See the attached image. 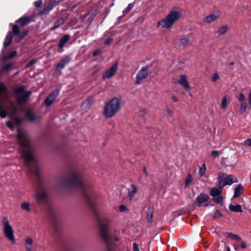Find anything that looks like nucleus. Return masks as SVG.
<instances>
[{"mask_svg": "<svg viewBox=\"0 0 251 251\" xmlns=\"http://www.w3.org/2000/svg\"><path fill=\"white\" fill-rule=\"evenodd\" d=\"M100 234L106 244V251H119L113 246L118 245L119 239L117 235H112L107 225L102 224L100 226Z\"/></svg>", "mask_w": 251, "mask_h": 251, "instance_id": "nucleus-1", "label": "nucleus"}, {"mask_svg": "<svg viewBox=\"0 0 251 251\" xmlns=\"http://www.w3.org/2000/svg\"><path fill=\"white\" fill-rule=\"evenodd\" d=\"M18 140L20 144L24 147L23 151V157H32L34 155L33 149L29 146V140L26 132L19 127L17 129Z\"/></svg>", "mask_w": 251, "mask_h": 251, "instance_id": "nucleus-2", "label": "nucleus"}, {"mask_svg": "<svg viewBox=\"0 0 251 251\" xmlns=\"http://www.w3.org/2000/svg\"><path fill=\"white\" fill-rule=\"evenodd\" d=\"M121 99L119 97L112 98L105 105L103 113L105 117L111 118L120 110Z\"/></svg>", "mask_w": 251, "mask_h": 251, "instance_id": "nucleus-3", "label": "nucleus"}, {"mask_svg": "<svg viewBox=\"0 0 251 251\" xmlns=\"http://www.w3.org/2000/svg\"><path fill=\"white\" fill-rule=\"evenodd\" d=\"M180 11H171L166 17L158 23V25L163 28L170 29L173 25L181 17Z\"/></svg>", "mask_w": 251, "mask_h": 251, "instance_id": "nucleus-4", "label": "nucleus"}, {"mask_svg": "<svg viewBox=\"0 0 251 251\" xmlns=\"http://www.w3.org/2000/svg\"><path fill=\"white\" fill-rule=\"evenodd\" d=\"M2 231L5 237L10 241L13 244L16 243V240L14 237V231L12 226L10 225L8 220L5 217L2 219Z\"/></svg>", "mask_w": 251, "mask_h": 251, "instance_id": "nucleus-5", "label": "nucleus"}, {"mask_svg": "<svg viewBox=\"0 0 251 251\" xmlns=\"http://www.w3.org/2000/svg\"><path fill=\"white\" fill-rule=\"evenodd\" d=\"M8 94L6 92V87L5 85L0 82V116L3 118L6 117L7 113L3 109V102L7 100Z\"/></svg>", "mask_w": 251, "mask_h": 251, "instance_id": "nucleus-6", "label": "nucleus"}, {"mask_svg": "<svg viewBox=\"0 0 251 251\" xmlns=\"http://www.w3.org/2000/svg\"><path fill=\"white\" fill-rule=\"evenodd\" d=\"M18 101L20 104H24L27 102L28 98L30 95V91L26 92L24 86L20 87L15 90Z\"/></svg>", "mask_w": 251, "mask_h": 251, "instance_id": "nucleus-7", "label": "nucleus"}, {"mask_svg": "<svg viewBox=\"0 0 251 251\" xmlns=\"http://www.w3.org/2000/svg\"><path fill=\"white\" fill-rule=\"evenodd\" d=\"M82 182V176L79 173H74L65 182V185L70 187L72 186H78L81 184Z\"/></svg>", "mask_w": 251, "mask_h": 251, "instance_id": "nucleus-8", "label": "nucleus"}, {"mask_svg": "<svg viewBox=\"0 0 251 251\" xmlns=\"http://www.w3.org/2000/svg\"><path fill=\"white\" fill-rule=\"evenodd\" d=\"M35 198L38 202L44 203L48 198L47 191L45 189L37 191Z\"/></svg>", "mask_w": 251, "mask_h": 251, "instance_id": "nucleus-9", "label": "nucleus"}, {"mask_svg": "<svg viewBox=\"0 0 251 251\" xmlns=\"http://www.w3.org/2000/svg\"><path fill=\"white\" fill-rule=\"evenodd\" d=\"M148 75V69L147 67L142 68L141 70L138 73L136 76V80L135 83L139 84L142 81L146 79Z\"/></svg>", "mask_w": 251, "mask_h": 251, "instance_id": "nucleus-10", "label": "nucleus"}, {"mask_svg": "<svg viewBox=\"0 0 251 251\" xmlns=\"http://www.w3.org/2000/svg\"><path fill=\"white\" fill-rule=\"evenodd\" d=\"M238 181L237 178L233 176L230 175L219 182V187H223L226 185H230L234 182H237Z\"/></svg>", "mask_w": 251, "mask_h": 251, "instance_id": "nucleus-11", "label": "nucleus"}, {"mask_svg": "<svg viewBox=\"0 0 251 251\" xmlns=\"http://www.w3.org/2000/svg\"><path fill=\"white\" fill-rule=\"evenodd\" d=\"M220 189L217 188H212L211 190L210 194L213 197L214 200L217 202L218 203H222V198L220 196L221 193H222V189L221 188L222 187H220Z\"/></svg>", "mask_w": 251, "mask_h": 251, "instance_id": "nucleus-12", "label": "nucleus"}, {"mask_svg": "<svg viewBox=\"0 0 251 251\" xmlns=\"http://www.w3.org/2000/svg\"><path fill=\"white\" fill-rule=\"evenodd\" d=\"M118 68L117 63L113 65L102 75V79H105L111 77L116 72Z\"/></svg>", "mask_w": 251, "mask_h": 251, "instance_id": "nucleus-13", "label": "nucleus"}, {"mask_svg": "<svg viewBox=\"0 0 251 251\" xmlns=\"http://www.w3.org/2000/svg\"><path fill=\"white\" fill-rule=\"evenodd\" d=\"M58 94V91H56L51 93L45 100V103L48 106H50L55 100L56 96Z\"/></svg>", "mask_w": 251, "mask_h": 251, "instance_id": "nucleus-14", "label": "nucleus"}, {"mask_svg": "<svg viewBox=\"0 0 251 251\" xmlns=\"http://www.w3.org/2000/svg\"><path fill=\"white\" fill-rule=\"evenodd\" d=\"M178 83L184 87L186 90H190L191 87L187 80L186 75H181L180 76V79L178 81Z\"/></svg>", "mask_w": 251, "mask_h": 251, "instance_id": "nucleus-15", "label": "nucleus"}, {"mask_svg": "<svg viewBox=\"0 0 251 251\" xmlns=\"http://www.w3.org/2000/svg\"><path fill=\"white\" fill-rule=\"evenodd\" d=\"M26 118L29 121L34 122L38 121L40 119V117L36 115L32 110H29L25 113Z\"/></svg>", "mask_w": 251, "mask_h": 251, "instance_id": "nucleus-16", "label": "nucleus"}, {"mask_svg": "<svg viewBox=\"0 0 251 251\" xmlns=\"http://www.w3.org/2000/svg\"><path fill=\"white\" fill-rule=\"evenodd\" d=\"M137 187L134 184H131L130 187L128 189V197L131 200L137 193Z\"/></svg>", "mask_w": 251, "mask_h": 251, "instance_id": "nucleus-17", "label": "nucleus"}, {"mask_svg": "<svg viewBox=\"0 0 251 251\" xmlns=\"http://www.w3.org/2000/svg\"><path fill=\"white\" fill-rule=\"evenodd\" d=\"M219 15L218 14L212 13L206 16L203 20V23H210L218 18Z\"/></svg>", "mask_w": 251, "mask_h": 251, "instance_id": "nucleus-18", "label": "nucleus"}, {"mask_svg": "<svg viewBox=\"0 0 251 251\" xmlns=\"http://www.w3.org/2000/svg\"><path fill=\"white\" fill-rule=\"evenodd\" d=\"M31 22V18L30 17H23L20 18L17 23L21 26H24L27 25Z\"/></svg>", "mask_w": 251, "mask_h": 251, "instance_id": "nucleus-19", "label": "nucleus"}, {"mask_svg": "<svg viewBox=\"0 0 251 251\" xmlns=\"http://www.w3.org/2000/svg\"><path fill=\"white\" fill-rule=\"evenodd\" d=\"M12 120L13 122L12 121H9L6 123V126L7 127H8L11 130H13L14 128V124L18 126L20 124L21 122V120L18 118H13Z\"/></svg>", "mask_w": 251, "mask_h": 251, "instance_id": "nucleus-20", "label": "nucleus"}, {"mask_svg": "<svg viewBox=\"0 0 251 251\" xmlns=\"http://www.w3.org/2000/svg\"><path fill=\"white\" fill-rule=\"evenodd\" d=\"M233 246L235 250H236L238 248L245 249L246 247L245 243L244 241H242L240 237L236 242L234 243Z\"/></svg>", "mask_w": 251, "mask_h": 251, "instance_id": "nucleus-21", "label": "nucleus"}, {"mask_svg": "<svg viewBox=\"0 0 251 251\" xmlns=\"http://www.w3.org/2000/svg\"><path fill=\"white\" fill-rule=\"evenodd\" d=\"M209 199V196L204 194H201L197 198V201L201 204L207 201Z\"/></svg>", "mask_w": 251, "mask_h": 251, "instance_id": "nucleus-22", "label": "nucleus"}, {"mask_svg": "<svg viewBox=\"0 0 251 251\" xmlns=\"http://www.w3.org/2000/svg\"><path fill=\"white\" fill-rule=\"evenodd\" d=\"M24 162L25 165L31 169V166L35 165L34 158H24Z\"/></svg>", "mask_w": 251, "mask_h": 251, "instance_id": "nucleus-23", "label": "nucleus"}, {"mask_svg": "<svg viewBox=\"0 0 251 251\" xmlns=\"http://www.w3.org/2000/svg\"><path fill=\"white\" fill-rule=\"evenodd\" d=\"M70 36L68 35H64L60 40L59 43V47L62 48L64 45L69 41Z\"/></svg>", "mask_w": 251, "mask_h": 251, "instance_id": "nucleus-24", "label": "nucleus"}, {"mask_svg": "<svg viewBox=\"0 0 251 251\" xmlns=\"http://www.w3.org/2000/svg\"><path fill=\"white\" fill-rule=\"evenodd\" d=\"M229 209L230 211L236 212H240L242 211L241 206L239 204L233 205L232 204H230L229 206Z\"/></svg>", "mask_w": 251, "mask_h": 251, "instance_id": "nucleus-25", "label": "nucleus"}, {"mask_svg": "<svg viewBox=\"0 0 251 251\" xmlns=\"http://www.w3.org/2000/svg\"><path fill=\"white\" fill-rule=\"evenodd\" d=\"M243 186L239 184L238 185L234 190V194L233 196L234 198H237L239 197L242 193Z\"/></svg>", "mask_w": 251, "mask_h": 251, "instance_id": "nucleus-26", "label": "nucleus"}, {"mask_svg": "<svg viewBox=\"0 0 251 251\" xmlns=\"http://www.w3.org/2000/svg\"><path fill=\"white\" fill-rule=\"evenodd\" d=\"M68 63V61L67 60H62L60 62H59L57 66L56 69L57 71H60L62 69H63L65 66H66Z\"/></svg>", "mask_w": 251, "mask_h": 251, "instance_id": "nucleus-27", "label": "nucleus"}, {"mask_svg": "<svg viewBox=\"0 0 251 251\" xmlns=\"http://www.w3.org/2000/svg\"><path fill=\"white\" fill-rule=\"evenodd\" d=\"M12 33L9 32L6 36L5 41L4 42V46L5 47H7L9 46L12 41Z\"/></svg>", "mask_w": 251, "mask_h": 251, "instance_id": "nucleus-28", "label": "nucleus"}, {"mask_svg": "<svg viewBox=\"0 0 251 251\" xmlns=\"http://www.w3.org/2000/svg\"><path fill=\"white\" fill-rule=\"evenodd\" d=\"M189 39L188 38H181L179 40V44L180 46L185 47L189 43Z\"/></svg>", "mask_w": 251, "mask_h": 251, "instance_id": "nucleus-29", "label": "nucleus"}, {"mask_svg": "<svg viewBox=\"0 0 251 251\" xmlns=\"http://www.w3.org/2000/svg\"><path fill=\"white\" fill-rule=\"evenodd\" d=\"M228 29V26L226 25L220 27L218 30V33L219 35L225 34Z\"/></svg>", "mask_w": 251, "mask_h": 251, "instance_id": "nucleus-30", "label": "nucleus"}, {"mask_svg": "<svg viewBox=\"0 0 251 251\" xmlns=\"http://www.w3.org/2000/svg\"><path fill=\"white\" fill-rule=\"evenodd\" d=\"M64 21H65V20H64V19H63V18H60V19H58L54 23V26L52 29H55L58 28L60 25L63 24V23H64Z\"/></svg>", "mask_w": 251, "mask_h": 251, "instance_id": "nucleus-31", "label": "nucleus"}, {"mask_svg": "<svg viewBox=\"0 0 251 251\" xmlns=\"http://www.w3.org/2000/svg\"><path fill=\"white\" fill-rule=\"evenodd\" d=\"M247 107V104L246 102H240V107L239 109L240 113H244L246 111Z\"/></svg>", "mask_w": 251, "mask_h": 251, "instance_id": "nucleus-32", "label": "nucleus"}, {"mask_svg": "<svg viewBox=\"0 0 251 251\" xmlns=\"http://www.w3.org/2000/svg\"><path fill=\"white\" fill-rule=\"evenodd\" d=\"M21 208L27 211H30V203L29 202H24L21 204Z\"/></svg>", "mask_w": 251, "mask_h": 251, "instance_id": "nucleus-33", "label": "nucleus"}, {"mask_svg": "<svg viewBox=\"0 0 251 251\" xmlns=\"http://www.w3.org/2000/svg\"><path fill=\"white\" fill-rule=\"evenodd\" d=\"M206 170V166L204 164L202 165V166L200 168L199 171L198 172V175L200 177H201L203 176L205 173Z\"/></svg>", "mask_w": 251, "mask_h": 251, "instance_id": "nucleus-34", "label": "nucleus"}, {"mask_svg": "<svg viewBox=\"0 0 251 251\" xmlns=\"http://www.w3.org/2000/svg\"><path fill=\"white\" fill-rule=\"evenodd\" d=\"M227 236L231 239V240H233L234 242H236L237 240L239 239L240 237L238 236L235 235L232 233L229 232L227 233Z\"/></svg>", "mask_w": 251, "mask_h": 251, "instance_id": "nucleus-35", "label": "nucleus"}, {"mask_svg": "<svg viewBox=\"0 0 251 251\" xmlns=\"http://www.w3.org/2000/svg\"><path fill=\"white\" fill-rule=\"evenodd\" d=\"M227 105V99L226 96L223 97L222 100L221 107L223 109H225L226 108Z\"/></svg>", "mask_w": 251, "mask_h": 251, "instance_id": "nucleus-36", "label": "nucleus"}, {"mask_svg": "<svg viewBox=\"0 0 251 251\" xmlns=\"http://www.w3.org/2000/svg\"><path fill=\"white\" fill-rule=\"evenodd\" d=\"M193 178L190 175H188L185 180V187H187L189 184L192 181Z\"/></svg>", "mask_w": 251, "mask_h": 251, "instance_id": "nucleus-37", "label": "nucleus"}, {"mask_svg": "<svg viewBox=\"0 0 251 251\" xmlns=\"http://www.w3.org/2000/svg\"><path fill=\"white\" fill-rule=\"evenodd\" d=\"M12 30L14 34L17 35L19 33L20 29L17 25H15L13 26Z\"/></svg>", "mask_w": 251, "mask_h": 251, "instance_id": "nucleus-38", "label": "nucleus"}, {"mask_svg": "<svg viewBox=\"0 0 251 251\" xmlns=\"http://www.w3.org/2000/svg\"><path fill=\"white\" fill-rule=\"evenodd\" d=\"M25 245L31 246L33 243V239L30 237H27L25 240Z\"/></svg>", "mask_w": 251, "mask_h": 251, "instance_id": "nucleus-39", "label": "nucleus"}, {"mask_svg": "<svg viewBox=\"0 0 251 251\" xmlns=\"http://www.w3.org/2000/svg\"><path fill=\"white\" fill-rule=\"evenodd\" d=\"M245 96L243 93H241L239 95L238 100L240 102H246L245 101Z\"/></svg>", "mask_w": 251, "mask_h": 251, "instance_id": "nucleus-40", "label": "nucleus"}, {"mask_svg": "<svg viewBox=\"0 0 251 251\" xmlns=\"http://www.w3.org/2000/svg\"><path fill=\"white\" fill-rule=\"evenodd\" d=\"M133 7V3H130L128 5L127 8L123 11L124 14H126Z\"/></svg>", "mask_w": 251, "mask_h": 251, "instance_id": "nucleus-41", "label": "nucleus"}, {"mask_svg": "<svg viewBox=\"0 0 251 251\" xmlns=\"http://www.w3.org/2000/svg\"><path fill=\"white\" fill-rule=\"evenodd\" d=\"M153 213L152 212H148L147 215V219L148 222L149 223H151L152 220Z\"/></svg>", "mask_w": 251, "mask_h": 251, "instance_id": "nucleus-42", "label": "nucleus"}, {"mask_svg": "<svg viewBox=\"0 0 251 251\" xmlns=\"http://www.w3.org/2000/svg\"><path fill=\"white\" fill-rule=\"evenodd\" d=\"M12 64L11 63H8L4 66L2 71H8L12 68Z\"/></svg>", "mask_w": 251, "mask_h": 251, "instance_id": "nucleus-43", "label": "nucleus"}, {"mask_svg": "<svg viewBox=\"0 0 251 251\" xmlns=\"http://www.w3.org/2000/svg\"><path fill=\"white\" fill-rule=\"evenodd\" d=\"M245 146L251 147V139H248L244 142L243 144Z\"/></svg>", "mask_w": 251, "mask_h": 251, "instance_id": "nucleus-44", "label": "nucleus"}, {"mask_svg": "<svg viewBox=\"0 0 251 251\" xmlns=\"http://www.w3.org/2000/svg\"><path fill=\"white\" fill-rule=\"evenodd\" d=\"M119 210L120 212H123L127 211L126 207L124 205H121L119 207Z\"/></svg>", "mask_w": 251, "mask_h": 251, "instance_id": "nucleus-45", "label": "nucleus"}, {"mask_svg": "<svg viewBox=\"0 0 251 251\" xmlns=\"http://www.w3.org/2000/svg\"><path fill=\"white\" fill-rule=\"evenodd\" d=\"M219 78V75L218 74H214L213 76L212 77V79L213 81H216Z\"/></svg>", "mask_w": 251, "mask_h": 251, "instance_id": "nucleus-46", "label": "nucleus"}, {"mask_svg": "<svg viewBox=\"0 0 251 251\" xmlns=\"http://www.w3.org/2000/svg\"><path fill=\"white\" fill-rule=\"evenodd\" d=\"M221 154V152L219 151H214L212 152V155L213 156H217Z\"/></svg>", "mask_w": 251, "mask_h": 251, "instance_id": "nucleus-47", "label": "nucleus"}, {"mask_svg": "<svg viewBox=\"0 0 251 251\" xmlns=\"http://www.w3.org/2000/svg\"><path fill=\"white\" fill-rule=\"evenodd\" d=\"M248 99H249V106L250 108H251V90L249 91V96H248Z\"/></svg>", "mask_w": 251, "mask_h": 251, "instance_id": "nucleus-48", "label": "nucleus"}, {"mask_svg": "<svg viewBox=\"0 0 251 251\" xmlns=\"http://www.w3.org/2000/svg\"><path fill=\"white\" fill-rule=\"evenodd\" d=\"M42 3V0H39L34 2V5L36 7H39L41 6Z\"/></svg>", "mask_w": 251, "mask_h": 251, "instance_id": "nucleus-49", "label": "nucleus"}, {"mask_svg": "<svg viewBox=\"0 0 251 251\" xmlns=\"http://www.w3.org/2000/svg\"><path fill=\"white\" fill-rule=\"evenodd\" d=\"M133 251H139L138 246L137 243H134L133 245Z\"/></svg>", "mask_w": 251, "mask_h": 251, "instance_id": "nucleus-50", "label": "nucleus"}, {"mask_svg": "<svg viewBox=\"0 0 251 251\" xmlns=\"http://www.w3.org/2000/svg\"><path fill=\"white\" fill-rule=\"evenodd\" d=\"M52 9V6L51 5L48 6V7H46L44 9V12H48L50 10H51Z\"/></svg>", "mask_w": 251, "mask_h": 251, "instance_id": "nucleus-51", "label": "nucleus"}, {"mask_svg": "<svg viewBox=\"0 0 251 251\" xmlns=\"http://www.w3.org/2000/svg\"><path fill=\"white\" fill-rule=\"evenodd\" d=\"M11 108H12V114L14 115L16 113V112L17 108L13 105V103H11Z\"/></svg>", "mask_w": 251, "mask_h": 251, "instance_id": "nucleus-52", "label": "nucleus"}, {"mask_svg": "<svg viewBox=\"0 0 251 251\" xmlns=\"http://www.w3.org/2000/svg\"><path fill=\"white\" fill-rule=\"evenodd\" d=\"M101 53L100 50H98L95 51H94L93 53V55L94 56H97L98 55H99Z\"/></svg>", "mask_w": 251, "mask_h": 251, "instance_id": "nucleus-53", "label": "nucleus"}, {"mask_svg": "<svg viewBox=\"0 0 251 251\" xmlns=\"http://www.w3.org/2000/svg\"><path fill=\"white\" fill-rule=\"evenodd\" d=\"M167 112L168 114L170 116H172L173 114V111L170 109H167Z\"/></svg>", "mask_w": 251, "mask_h": 251, "instance_id": "nucleus-54", "label": "nucleus"}, {"mask_svg": "<svg viewBox=\"0 0 251 251\" xmlns=\"http://www.w3.org/2000/svg\"><path fill=\"white\" fill-rule=\"evenodd\" d=\"M16 51H12V52H11L9 55V57H12L13 56H14L16 54Z\"/></svg>", "mask_w": 251, "mask_h": 251, "instance_id": "nucleus-55", "label": "nucleus"}, {"mask_svg": "<svg viewBox=\"0 0 251 251\" xmlns=\"http://www.w3.org/2000/svg\"><path fill=\"white\" fill-rule=\"evenodd\" d=\"M142 173H144L146 176H148V173L147 172L146 167H145L143 168Z\"/></svg>", "mask_w": 251, "mask_h": 251, "instance_id": "nucleus-56", "label": "nucleus"}, {"mask_svg": "<svg viewBox=\"0 0 251 251\" xmlns=\"http://www.w3.org/2000/svg\"><path fill=\"white\" fill-rule=\"evenodd\" d=\"M31 246L25 245V248H26V251H32Z\"/></svg>", "mask_w": 251, "mask_h": 251, "instance_id": "nucleus-57", "label": "nucleus"}, {"mask_svg": "<svg viewBox=\"0 0 251 251\" xmlns=\"http://www.w3.org/2000/svg\"><path fill=\"white\" fill-rule=\"evenodd\" d=\"M148 176H146L144 173H142L140 177V179H144L146 177H147Z\"/></svg>", "mask_w": 251, "mask_h": 251, "instance_id": "nucleus-58", "label": "nucleus"}, {"mask_svg": "<svg viewBox=\"0 0 251 251\" xmlns=\"http://www.w3.org/2000/svg\"><path fill=\"white\" fill-rule=\"evenodd\" d=\"M172 100L174 101V102H177L178 101V99L175 96H173L172 97Z\"/></svg>", "mask_w": 251, "mask_h": 251, "instance_id": "nucleus-59", "label": "nucleus"}, {"mask_svg": "<svg viewBox=\"0 0 251 251\" xmlns=\"http://www.w3.org/2000/svg\"><path fill=\"white\" fill-rule=\"evenodd\" d=\"M112 41V39H107L105 41V44H109Z\"/></svg>", "mask_w": 251, "mask_h": 251, "instance_id": "nucleus-60", "label": "nucleus"}, {"mask_svg": "<svg viewBox=\"0 0 251 251\" xmlns=\"http://www.w3.org/2000/svg\"><path fill=\"white\" fill-rule=\"evenodd\" d=\"M34 61L32 60V61H30V62L27 64V67H29V66H30L32 65V64H34Z\"/></svg>", "mask_w": 251, "mask_h": 251, "instance_id": "nucleus-61", "label": "nucleus"}, {"mask_svg": "<svg viewBox=\"0 0 251 251\" xmlns=\"http://www.w3.org/2000/svg\"><path fill=\"white\" fill-rule=\"evenodd\" d=\"M226 248V251H230V249L229 246H226V244H225Z\"/></svg>", "mask_w": 251, "mask_h": 251, "instance_id": "nucleus-62", "label": "nucleus"}, {"mask_svg": "<svg viewBox=\"0 0 251 251\" xmlns=\"http://www.w3.org/2000/svg\"><path fill=\"white\" fill-rule=\"evenodd\" d=\"M26 32H25V33H24L23 35L22 36V38H23V37H24V36L26 35Z\"/></svg>", "mask_w": 251, "mask_h": 251, "instance_id": "nucleus-63", "label": "nucleus"}, {"mask_svg": "<svg viewBox=\"0 0 251 251\" xmlns=\"http://www.w3.org/2000/svg\"><path fill=\"white\" fill-rule=\"evenodd\" d=\"M233 64H234V63H233V62H231V63H230V64H230V65H233Z\"/></svg>", "mask_w": 251, "mask_h": 251, "instance_id": "nucleus-64", "label": "nucleus"}]
</instances>
